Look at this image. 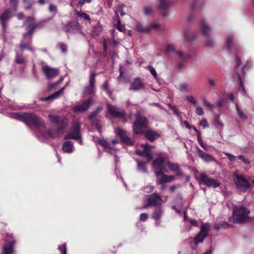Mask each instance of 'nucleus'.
<instances>
[{
  "label": "nucleus",
  "mask_w": 254,
  "mask_h": 254,
  "mask_svg": "<svg viewBox=\"0 0 254 254\" xmlns=\"http://www.w3.org/2000/svg\"><path fill=\"white\" fill-rule=\"evenodd\" d=\"M14 118L27 126L32 125L37 128L45 127V123L41 118L33 113H16L14 115Z\"/></svg>",
  "instance_id": "f257e3e1"
},
{
  "label": "nucleus",
  "mask_w": 254,
  "mask_h": 254,
  "mask_svg": "<svg viewBox=\"0 0 254 254\" xmlns=\"http://www.w3.org/2000/svg\"><path fill=\"white\" fill-rule=\"evenodd\" d=\"M250 211L244 206H234L233 208V214L231 217L234 224H241L250 220L249 214Z\"/></svg>",
  "instance_id": "f03ea898"
},
{
  "label": "nucleus",
  "mask_w": 254,
  "mask_h": 254,
  "mask_svg": "<svg viewBox=\"0 0 254 254\" xmlns=\"http://www.w3.org/2000/svg\"><path fill=\"white\" fill-rule=\"evenodd\" d=\"M34 18L33 16L27 17L25 24H27V32L23 34V38L27 39L29 37V43H32V36L36 29H41L44 26V21H41L37 23L34 22Z\"/></svg>",
  "instance_id": "7ed1b4c3"
},
{
  "label": "nucleus",
  "mask_w": 254,
  "mask_h": 254,
  "mask_svg": "<svg viewBox=\"0 0 254 254\" xmlns=\"http://www.w3.org/2000/svg\"><path fill=\"white\" fill-rule=\"evenodd\" d=\"M161 196L157 193H153L148 195L145 203L143 207L139 209L142 210L149 207H156L160 206L163 202Z\"/></svg>",
  "instance_id": "20e7f679"
},
{
  "label": "nucleus",
  "mask_w": 254,
  "mask_h": 254,
  "mask_svg": "<svg viewBox=\"0 0 254 254\" xmlns=\"http://www.w3.org/2000/svg\"><path fill=\"white\" fill-rule=\"evenodd\" d=\"M80 125L79 123L74 124L72 127L64 136L65 139H72L76 140L80 144H82V140L80 131Z\"/></svg>",
  "instance_id": "39448f33"
},
{
  "label": "nucleus",
  "mask_w": 254,
  "mask_h": 254,
  "mask_svg": "<svg viewBox=\"0 0 254 254\" xmlns=\"http://www.w3.org/2000/svg\"><path fill=\"white\" fill-rule=\"evenodd\" d=\"M148 127V121L145 117L137 118L132 126V130L134 134L143 133V129Z\"/></svg>",
  "instance_id": "423d86ee"
},
{
  "label": "nucleus",
  "mask_w": 254,
  "mask_h": 254,
  "mask_svg": "<svg viewBox=\"0 0 254 254\" xmlns=\"http://www.w3.org/2000/svg\"><path fill=\"white\" fill-rule=\"evenodd\" d=\"M49 118L52 123L57 124V132H62L67 125L66 118L63 117L53 116L50 114Z\"/></svg>",
  "instance_id": "0eeeda50"
},
{
  "label": "nucleus",
  "mask_w": 254,
  "mask_h": 254,
  "mask_svg": "<svg viewBox=\"0 0 254 254\" xmlns=\"http://www.w3.org/2000/svg\"><path fill=\"white\" fill-rule=\"evenodd\" d=\"M201 28L202 33L204 37H205V44L208 47H212L214 45V41L209 36V32L211 29L209 26L202 20L201 23Z\"/></svg>",
  "instance_id": "6e6552de"
},
{
  "label": "nucleus",
  "mask_w": 254,
  "mask_h": 254,
  "mask_svg": "<svg viewBox=\"0 0 254 254\" xmlns=\"http://www.w3.org/2000/svg\"><path fill=\"white\" fill-rule=\"evenodd\" d=\"M235 183L237 188L242 192L246 191L251 186L245 177L242 175H239L236 177Z\"/></svg>",
  "instance_id": "1a4fd4ad"
},
{
  "label": "nucleus",
  "mask_w": 254,
  "mask_h": 254,
  "mask_svg": "<svg viewBox=\"0 0 254 254\" xmlns=\"http://www.w3.org/2000/svg\"><path fill=\"white\" fill-rule=\"evenodd\" d=\"M96 73L91 72L89 77V83L85 87L84 92L91 96L94 95L95 93V82Z\"/></svg>",
  "instance_id": "9d476101"
},
{
  "label": "nucleus",
  "mask_w": 254,
  "mask_h": 254,
  "mask_svg": "<svg viewBox=\"0 0 254 254\" xmlns=\"http://www.w3.org/2000/svg\"><path fill=\"white\" fill-rule=\"evenodd\" d=\"M200 181L208 187L216 188L221 185L220 182L216 179L208 177L205 173L200 174Z\"/></svg>",
  "instance_id": "9b49d317"
},
{
  "label": "nucleus",
  "mask_w": 254,
  "mask_h": 254,
  "mask_svg": "<svg viewBox=\"0 0 254 254\" xmlns=\"http://www.w3.org/2000/svg\"><path fill=\"white\" fill-rule=\"evenodd\" d=\"M107 110L109 114L115 118H122L125 117V113L124 110L119 108L115 106L108 104Z\"/></svg>",
  "instance_id": "f8f14e48"
},
{
  "label": "nucleus",
  "mask_w": 254,
  "mask_h": 254,
  "mask_svg": "<svg viewBox=\"0 0 254 254\" xmlns=\"http://www.w3.org/2000/svg\"><path fill=\"white\" fill-rule=\"evenodd\" d=\"M12 11L9 8L5 9L0 14V22L3 32L5 31L7 28V23L12 18Z\"/></svg>",
  "instance_id": "ddd939ff"
},
{
  "label": "nucleus",
  "mask_w": 254,
  "mask_h": 254,
  "mask_svg": "<svg viewBox=\"0 0 254 254\" xmlns=\"http://www.w3.org/2000/svg\"><path fill=\"white\" fill-rule=\"evenodd\" d=\"M210 230V225L208 224L202 225L201 226L200 231L195 237V244L202 242L204 239L208 235V232Z\"/></svg>",
  "instance_id": "4468645a"
},
{
  "label": "nucleus",
  "mask_w": 254,
  "mask_h": 254,
  "mask_svg": "<svg viewBox=\"0 0 254 254\" xmlns=\"http://www.w3.org/2000/svg\"><path fill=\"white\" fill-rule=\"evenodd\" d=\"M64 30L67 33L73 34L81 30V26L77 21H72L64 25Z\"/></svg>",
  "instance_id": "2eb2a0df"
},
{
  "label": "nucleus",
  "mask_w": 254,
  "mask_h": 254,
  "mask_svg": "<svg viewBox=\"0 0 254 254\" xmlns=\"http://www.w3.org/2000/svg\"><path fill=\"white\" fill-rule=\"evenodd\" d=\"M141 145L143 147V150L142 151L137 150L136 154L144 157L148 161L152 160L153 156L151 150V145L147 143Z\"/></svg>",
  "instance_id": "dca6fc26"
},
{
  "label": "nucleus",
  "mask_w": 254,
  "mask_h": 254,
  "mask_svg": "<svg viewBox=\"0 0 254 254\" xmlns=\"http://www.w3.org/2000/svg\"><path fill=\"white\" fill-rule=\"evenodd\" d=\"M102 106L98 107L95 110L92 112L89 116V119L91 123L96 126L99 131L101 132L100 127H99L98 123L99 122L98 114L102 111Z\"/></svg>",
  "instance_id": "f3484780"
},
{
  "label": "nucleus",
  "mask_w": 254,
  "mask_h": 254,
  "mask_svg": "<svg viewBox=\"0 0 254 254\" xmlns=\"http://www.w3.org/2000/svg\"><path fill=\"white\" fill-rule=\"evenodd\" d=\"M166 159V158L163 157L162 153H159L158 158L153 161L152 166L154 169H155V174L156 172L163 171V165Z\"/></svg>",
  "instance_id": "a211bd4d"
},
{
  "label": "nucleus",
  "mask_w": 254,
  "mask_h": 254,
  "mask_svg": "<svg viewBox=\"0 0 254 254\" xmlns=\"http://www.w3.org/2000/svg\"><path fill=\"white\" fill-rule=\"evenodd\" d=\"M155 175L158 177L157 184H165L175 180L174 176L166 175L163 171L156 172Z\"/></svg>",
  "instance_id": "6ab92c4d"
},
{
  "label": "nucleus",
  "mask_w": 254,
  "mask_h": 254,
  "mask_svg": "<svg viewBox=\"0 0 254 254\" xmlns=\"http://www.w3.org/2000/svg\"><path fill=\"white\" fill-rule=\"evenodd\" d=\"M145 84L143 82L140 77L135 78L131 82L129 90L130 91H137L145 88Z\"/></svg>",
  "instance_id": "aec40b11"
},
{
  "label": "nucleus",
  "mask_w": 254,
  "mask_h": 254,
  "mask_svg": "<svg viewBox=\"0 0 254 254\" xmlns=\"http://www.w3.org/2000/svg\"><path fill=\"white\" fill-rule=\"evenodd\" d=\"M196 153L199 158L206 163L214 162L215 161V158L213 156L202 151L197 146L196 147Z\"/></svg>",
  "instance_id": "412c9836"
},
{
  "label": "nucleus",
  "mask_w": 254,
  "mask_h": 254,
  "mask_svg": "<svg viewBox=\"0 0 254 254\" xmlns=\"http://www.w3.org/2000/svg\"><path fill=\"white\" fill-rule=\"evenodd\" d=\"M42 70L48 79H51L59 74L58 68L51 67L48 65L44 66Z\"/></svg>",
  "instance_id": "4be33fe9"
},
{
  "label": "nucleus",
  "mask_w": 254,
  "mask_h": 254,
  "mask_svg": "<svg viewBox=\"0 0 254 254\" xmlns=\"http://www.w3.org/2000/svg\"><path fill=\"white\" fill-rule=\"evenodd\" d=\"M116 133L118 135L122 142L126 145H132L133 141L132 139L129 138L126 132H125L121 128H118L116 130Z\"/></svg>",
  "instance_id": "5701e85b"
},
{
  "label": "nucleus",
  "mask_w": 254,
  "mask_h": 254,
  "mask_svg": "<svg viewBox=\"0 0 254 254\" xmlns=\"http://www.w3.org/2000/svg\"><path fill=\"white\" fill-rule=\"evenodd\" d=\"M93 103V99L90 97L82 104L78 105L74 108L75 112H83L87 110L90 105Z\"/></svg>",
  "instance_id": "b1692460"
},
{
  "label": "nucleus",
  "mask_w": 254,
  "mask_h": 254,
  "mask_svg": "<svg viewBox=\"0 0 254 254\" xmlns=\"http://www.w3.org/2000/svg\"><path fill=\"white\" fill-rule=\"evenodd\" d=\"M178 55L179 61L181 63H182L183 62H186L188 60L192 58L195 56V53L190 51H188L187 52H185L179 51L178 52Z\"/></svg>",
  "instance_id": "393cba45"
},
{
  "label": "nucleus",
  "mask_w": 254,
  "mask_h": 254,
  "mask_svg": "<svg viewBox=\"0 0 254 254\" xmlns=\"http://www.w3.org/2000/svg\"><path fill=\"white\" fill-rule=\"evenodd\" d=\"M160 136V134L159 133L151 129H148L145 133V138L151 142H154Z\"/></svg>",
  "instance_id": "a878e982"
},
{
  "label": "nucleus",
  "mask_w": 254,
  "mask_h": 254,
  "mask_svg": "<svg viewBox=\"0 0 254 254\" xmlns=\"http://www.w3.org/2000/svg\"><path fill=\"white\" fill-rule=\"evenodd\" d=\"M166 163L170 171L176 173L179 176H182L183 175V173L180 169L179 165L178 163H175L169 161H167Z\"/></svg>",
  "instance_id": "bb28decb"
},
{
  "label": "nucleus",
  "mask_w": 254,
  "mask_h": 254,
  "mask_svg": "<svg viewBox=\"0 0 254 254\" xmlns=\"http://www.w3.org/2000/svg\"><path fill=\"white\" fill-rule=\"evenodd\" d=\"M15 241L9 242L3 245L2 254H13Z\"/></svg>",
  "instance_id": "cd10ccee"
},
{
  "label": "nucleus",
  "mask_w": 254,
  "mask_h": 254,
  "mask_svg": "<svg viewBox=\"0 0 254 254\" xmlns=\"http://www.w3.org/2000/svg\"><path fill=\"white\" fill-rule=\"evenodd\" d=\"M64 89H65V87H63L59 91L50 95L48 97H45V98H40L39 99V100L40 101H52L54 99H57L63 93Z\"/></svg>",
  "instance_id": "c85d7f7f"
},
{
  "label": "nucleus",
  "mask_w": 254,
  "mask_h": 254,
  "mask_svg": "<svg viewBox=\"0 0 254 254\" xmlns=\"http://www.w3.org/2000/svg\"><path fill=\"white\" fill-rule=\"evenodd\" d=\"M62 149L64 153H71L74 150L73 144L71 141L64 142L62 146Z\"/></svg>",
  "instance_id": "c756f323"
},
{
  "label": "nucleus",
  "mask_w": 254,
  "mask_h": 254,
  "mask_svg": "<svg viewBox=\"0 0 254 254\" xmlns=\"http://www.w3.org/2000/svg\"><path fill=\"white\" fill-rule=\"evenodd\" d=\"M164 211L161 208H158L154 210L152 214V218L156 220H159L163 215Z\"/></svg>",
  "instance_id": "7c9ffc66"
},
{
  "label": "nucleus",
  "mask_w": 254,
  "mask_h": 254,
  "mask_svg": "<svg viewBox=\"0 0 254 254\" xmlns=\"http://www.w3.org/2000/svg\"><path fill=\"white\" fill-rule=\"evenodd\" d=\"M27 38H28V41L27 43H25L23 41H21L19 45V48L21 50H24L25 49L28 50L30 51L33 52L34 50L33 48H32L29 45L31 44L29 43V37H27Z\"/></svg>",
  "instance_id": "2f4dec72"
},
{
  "label": "nucleus",
  "mask_w": 254,
  "mask_h": 254,
  "mask_svg": "<svg viewBox=\"0 0 254 254\" xmlns=\"http://www.w3.org/2000/svg\"><path fill=\"white\" fill-rule=\"evenodd\" d=\"M14 62L17 64H25L27 62V60L21 54L16 52Z\"/></svg>",
  "instance_id": "473e14b6"
},
{
  "label": "nucleus",
  "mask_w": 254,
  "mask_h": 254,
  "mask_svg": "<svg viewBox=\"0 0 254 254\" xmlns=\"http://www.w3.org/2000/svg\"><path fill=\"white\" fill-rule=\"evenodd\" d=\"M102 26L100 25H97L94 26L92 30L91 35L93 37L98 36L102 31Z\"/></svg>",
  "instance_id": "72a5a7b5"
},
{
  "label": "nucleus",
  "mask_w": 254,
  "mask_h": 254,
  "mask_svg": "<svg viewBox=\"0 0 254 254\" xmlns=\"http://www.w3.org/2000/svg\"><path fill=\"white\" fill-rule=\"evenodd\" d=\"M137 170L139 171L144 173H147L146 163L139 161H137Z\"/></svg>",
  "instance_id": "f704fd0d"
},
{
  "label": "nucleus",
  "mask_w": 254,
  "mask_h": 254,
  "mask_svg": "<svg viewBox=\"0 0 254 254\" xmlns=\"http://www.w3.org/2000/svg\"><path fill=\"white\" fill-rule=\"evenodd\" d=\"M95 142L101 144L102 146H103L105 149L111 150L112 149L111 147L110 146L109 144L107 142L106 140L104 138H98L97 140L95 141Z\"/></svg>",
  "instance_id": "c9c22d12"
},
{
  "label": "nucleus",
  "mask_w": 254,
  "mask_h": 254,
  "mask_svg": "<svg viewBox=\"0 0 254 254\" xmlns=\"http://www.w3.org/2000/svg\"><path fill=\"white\" fill-rule=\"evenodd\" d=\"M102 89L105 91L107 94L110 97H112V95L113 94L112 91L110 89L109 82L108 80H106L104 81L103 84L102 85Z\"/></svg>",
  "instance_id": "e433bc0d"
},
{
  "label": "nucleus",
  "mask_w": 254,
  "mask_h": 254,
  "mask_svg": "<svg viewBox=\"0 0 254 254\" xmlns=\"http://www.w3.org/2000/svg\"><path fill=\"white\" fill-rule=\"evenodd\" d=\"M75 14H76V15H77V16H78L79 17L84 18L85 20H86L88 21L91 20V19H90L89 16L84 12H83L81 11H76Z\"/></svg>",
  "instance_id": "4c0bfd02"
},
{
  "label": "nucleus",
  "mask_w": 254,
  "mask_h": 254,
  "mask_svg": "<svg viewBox=\"0 0 254 254\" xmlns=\"http://www.w3.org/2000/svg\"><path fill=\"white\" fill-rule=\"evenodd\" d=\"M135 27L137 30L141 32H148L150 31V28L148 27H144L140 24H137Z\"/></svg>",
  "instance_id": "58836bf2"
},
{
  "label": "nucleus",
  "mask_w": 254,
  "mask_h": 254,
  "mask_svg": "<svg viewBox=\"0 0 254 254\" xmlns=\"http://www.w3.org/2000/svg\"><path fill=\"white\" fill-rule=\"evenodd\" d=\"M236 110L239 118L243 120H246L247 119V116L237 105L236 106Z\"/></svg>",
  "instance_id": "ea45409f"
},
{
  "label": "nucleus",
  "mask_w": 254,
  "mask_h": 254,
  "mask_svg": "<svg viewBox=\"0 0 254 254\" xmlns=\"http://www.w3.org/2000/svg\"><path fill=\"white\" fill-rule=\"evenodd\" d=\"M60 133V132H57V130L53 131L52 129H49L47 131V133L49 137L54 138L57 137L59 136V133Z\"/></svg>",
  "instance_id": "a19ab883"
},
{
  "label": "nucleus",
  "mask_w": 254,
  "mask_h": 254,
  "mask_svg": "<svg viewBox=\"0 0 254 254\" xmlns=\"http://www.w3.org/2000/svg\"><path fill=\"white\" fill-rule=\"evenodd\" d=\"M241 65V61L240 59L238 58L236 59L235 64L234 67V70L236 73L238 75L239 78L240 77V76L239 74L238 68Z\"/></svg>",
  "instance_id": "79ce46f5"
},
{
  "label": "nucleus",
  "mask_w": 254,
  "mask_h": 254,
  "mask_svg": "<svg viewBox=\"0 0 254 254\" xmlns=\"http://www.w3.org/2000/svg\"><path fill=\"white\" fill-rule=\"evenodd\" d=\"M49 11L53 13L54 15H56L58 12V7L57 6L53 4H50L49 6Z\"/></svg>",
  "instance_id": "37998d69"
},
{
  "label": "nucleus",
  "mask_w": 254,
  "mask_h": 254,
  "mask_svg": "<svg viewBox=\"0 0 254 254\" xmlns=\"http://www.w3.org/2000/svg\"><path fill=\"white\" fill-rule=\"evenodd\" d=\"M59 48L63 52V53L65 54L67 52V46L65 44L63 43H59L58 45Z\"/></svg>",
  "instance_id": "c03bdc74"
},
{
  "label": "nucleus",
  "mask_w": 254,
  "mask_h": 254,
  "mask_svg": "<svg viewBox=\"0 0 254 254\" xmlns=\"http://www.w3.org/2000/svg\"><path fill=\"white\" fill-rule=\"evenodd\" d=\"M233 41V37H228L226 38V46L228 49H231Z\"/></svg>",
  "instance_id": "a18cd8bd"
},
{
  "label": "nucleus",
  "mask_w": 254,
  "mask_h": 254,
  "mask_svg": "<svg viewBox=\"0 0 254 254\" xmlns=\"http://www.w3.org/2000/svg\"><path fill=\"white\" fill-rule=\"evenodd\" d=\"M58 249L62 254H67V249L65 244L63 245L59 246L58 247Z\"/></svg>",
  "instance_id": "49530a36"
},
{
  "label": "nucleus",
  "mask_w": 254,
  "mask_h": 254,
  "mask_svg": "<svg viewBox=\"0 0 254 254\" xmlns=\"http://www.w3.org/2000/svg\"><path fill=\"white\" fill-rule=\"evenodd\" d=\"M9 3L13 9L16 10L18 5V0H10Z\"/></svg>",
  "instance_id": "de8ad7c7"
},
{
  "label": "nucleus",
  "mask_w": 254,
  "mask_h": 254,
  "mask_svg": "<svg viewBox=\"0 0 254 254\" xmlns=\"http://www.w3.org/2000/svg\"><path fill=\"white\" fill-rule=\"evenodd\" d=\"M154 190L153 186H147L143 188V190L146 193H150L152 192Z\"/></svg>",
  "instance_id": "09e8293b"
},
{
  "label": "nucleus",
  "mask_w": 254,
  "mask_h": 254,
  "mask_svg": "<svg viewBox=\"0 0 254 254\" xmlns=\"http://www.w3.org/2000/svg\"><path fill=\"white\" fill-rule=\"evenodd\" d=\"M147 69L149 70L150 72L154 76L155 78L157 77V74L156 70L154 67L151 66H149L147 67Z\"/></svg>",
  "instance_id": "8fccbe9b"
},
{
  "label": "nucleus",
  "mask_w": 254,
  "mask_h": 254,
  "mask_svg": "<svg viewBox=\"0 0 254 254\" xmlns=\"http://www.w3.org/2000/svg\"><path fill=\"white\" fill-rule=\"evenodd\" d=\"M216 122L217 128H219L220 129H221L223 128V124L222 122L220 120L219 117L216 119Z\"/></svg>",
  "instance_id": "3c124183"
},
{
  "label": "nucleus",
  "mask_w": 254,
  "mask_h": 254,
  "mask_svg": "<svg viewBox=\"0 0 254 254\" xmlns=\"http://www.w3.org/2000/svg\"><path fill=\"white\" fill-rule=\"evenodd\" d=\"M225 155H226L228 159H229V160L231 162H234L236 160V157L235 156H234L233 155L229 153H228V152H224V153Z\"/></svg>",
  "instance_id": "603ef678"
},
{
  "label": "nucleus",
  "mask_w": 254,
  "mask_h": 254,
  "mask_svg": "<svg viewBox=\"0 0 254 254\" xmlns=\"http://www.w3.org/2000/svg\"><path fill=\"white\" fill-rule=\"evenodd\" d=\"M161 1V8L162 9H165L168 5V3L166 0H160Z\"/></svg>",
  "instance_id": "864d4df0"
},
{
  "label": "nucleus",
  "mask_w": 254,
  "mask_h": 254,
  "mask_svg": "<svg viewBox=\"0 0 254 254\" xmlns=\"http://www.w3.org/2000/svg\"><path fill=\"white\" fill-rule=\"evenodd\" d=\"M203 103L204 105H205L206 106L208 107L211 110H212L214 108V105L211 104L210 103V102L208 101H207V100H205V99L203 100Z\"/></svg>",
  "instance_id": "5fc2aeb1"
},
{
  "label": "nucleus",
  "mask_w": 254,
  "mask_h": 254,
  "mask_svg": "<svg viewBox=\"0 0 254 254\" xmlns=\"http://www.w3.org/2000/svg\"><path fill=\"white\" fill-rule=\"evenodd\" d=\"M148 214L145 213H142L140 215L139 220L141 221H145L148 219Z\"/></svg>",
  "instance_id": "6e6d98bb"
},
{
  "label": "nucleus",
  "mask_w": 254,
  "mask_h": 254,
  "mask_svg": "<svg viewBox=\"0 0 254 254\" xmlns=\"http://www.w3.org/2000/svg\"><path fill=\"white\" fill-rule=\"evenodd\" d=\"M152 8L150 6H145L144 8V12L145 14L148 15L151 13Z\"/></svg>",
  "instance_id": "4d7b16f0"
},
{
  "label": "nucleus",
  "mask_w": 254,
  "mask_h": 254,
  "mask_svg": "<svg viewBox=\"0 0 254 254\" xmlns=\"http://www.w3.org/2000/svg\"><path fill=\"white\" fill-rule=\"evenodd\" d=\"M186 99L189 102H190V103H191V104H192L193 105H194L196 103L195 100L191 96H187L186 97Z\"/></svg>",
  "instance_id": "13d9d810"
},
{
  "label": "nucleus",
  "mask_w": 254,
  "mask_h": 254,
  "mask_svg": "<svg viewBox=\"0 0 254 254\" xmlns=\"http://www.w3.org/2000/svg\"><path fill=\"white\" fill-rule=\"evenodd\" d=\"M174 51V47L173 46L168 45L166 47L165 52L167 53H170Z\"/></svg>",
  "instance_id": "bf43d9fd"
},
{
  "label": "nucleus",
  "mask_w": 254,
  "mask_h": 254,
  "mask_svg": "<svg viewBox=\"0 0 254 254\" xmlns=\"http://www.w3.org/2000/svg\"><path fill=\"white\" fill-rule=\"evenodd\" d=\"M117 28L120 31H122V32L125 29V27L124 26L121 25V21L120 20L118 21Z\"/></svg>",
  "instance_id": "052dcab7"
},
{
  "label": "nucleus",
  "mask_w": 254,
  "mask_h": 254,
  "mask_svg": "<svg viewBox=\"0 0 254 254\" xmlns=\"http://www.w3.org/2000/svg\"><path fill=\"white\" fill-rule=\"evenodd\" d=\"M196 113L199 115L201 116L203 115L202 108L200 106H197L196 108Z\"/></svg>",
  "instance_id": "680f3d73"
},
{
  "label": "nucleus",
  "mask_w": 254,
  "mask_h": 254,
  "mask_svg": "<svg viewBox=\"0 0 254 254\" xmlns=\"http://www.w3.org/2000/svg\"><path fill=\"white\" fill-rule=\"evenodd\" d=\"M174 113L178 117H181V113L179 111L178 109L175 106L172 110Z\"/></svg>",
  "instance_id": "e2e57ef3"
},
{
  "label": "nucleus",
  "mask_w": 254,
  "mask_h": 254,
  "mask_svg": "<svg viewBox=\"0 0 254 254\" xmlns=\"http://www.w3.org/2000/svg\"><path fill=\"white\" fill-rule=\"evenodd\" d=\"M199 144L205 151L208 150L209 146L207 144L204 143L203 141H200Z\"/></svg>",
  "instance_id": "0e129e2a"
},
{
  "label": "nucleus",
  "mask_w": 254,
  "mask_h": 254,
  "mask_svg": "<svg viewBox=\"0 0 254 254\" xmlns=\"http://www.w3.org/2000/svg\"><path fill=\"white\" fill-rule=\"evenodd\" d=\"M208 83L211 87H215L217 84L216 81L211 79L208 80Z\"/></svg>",
  "instance_id": "69168bd1"
},
{
  "label": "nucleus",
  "mask_w": 254,
  "mask_h": 254,
  "mask_svg": "<svg viewBox=\"0 0 254 254\" xmlns=\"http://www.w3.org/2000/svg\"><path fill=\"white\" fill-rule=\"evenodd\" d=\"M239 159H240L241 160H242L243 162L249 164L250 163V161L249 159L245 158V157L243 155H239L238 156Z\"/></svg>",
  "instance_id": "338daca9"
},
{
  "label": "nucleus",
  "mask_w": 254,
  "mask_h": 254,
  "mask_svg": "<svg viewBox=\"0 0 254 254\" xmlns=\"http://www.w3.org/2000/svg\"><path fill=\"white\" fill-rule=\"evenodd\" d=\"M124 7V5H120L118 7L119 11L120 12L121 15L122 16H124L126 15V13L123 11Z\"/></svg>",
  "instance_id": "774afa93"
}]
</instances>
